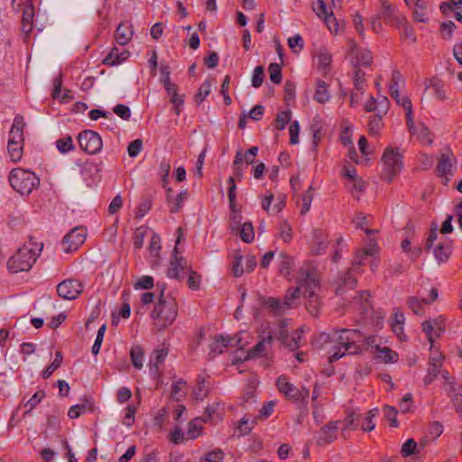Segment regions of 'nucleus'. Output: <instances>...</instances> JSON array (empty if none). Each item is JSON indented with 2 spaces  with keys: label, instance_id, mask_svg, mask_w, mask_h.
<instances>
[{
  "label": "nucleus",
  "instance_id": "1",
  "mask_svg": "<svg viewBox=\"0 0 462 462\" xmlns=\"http://www.w3.org/2000/svg\"><path fill=\"white\" fill-rule=\"evenodd\" d=\"M323 343H335L330 350L328 362L334 363L346 355H361L367 347L376 348V337H365L358 329L335 328L333 333H321Z\"/></svg>",
  "mask_w": 462,
  "mask_h": 462
},
{
  "label": "nucleus",
  "instance_id": "2",
  "mask_svg": "<svg viewBox=\"0 0 462 462\" xmlns=\"http://www.w3.org/2000/svg\"><path fill=\"white\" fill-rule=\"evenodd\" d=\"M42 247V243L38 244L30 239L8 260L7 267L9 271L13 273L29 271L36 262Z\"/></svg>",
  "mask_w": 462,
  "mask_h": 462
},
{
  "label": "nucleus",
  "instance_id": "3",
  "mask_svg": "<svg viewBox=\"0 0 462 462\" xmlns=\"http://www.w3.org/2000/svg\"><path fill=\"white\" fill-rule=\"evenodd\" d=\"M165 285L161 288V293L157 303L152 311V318L155 321L158 329L162 330L171 326L178 315V304L171 295L164 296Z\"/></svg>",
  "mask_w": 462,
  "mask_h": 462
},
{
  "label": "nucleus",
  "instance_id": "4",
  "mask_svg": "<svg viewBox=\"0 0 462 462\" xmlns=\"http://www.w3.org/2000/svg\"><path fill=\"white\" fill-rule=\"evenodd\" d=\"M302 275H306L301 284L306 285L303 292L307 298L306 308L312 316H318L319 310V298L317 291L319 290V282L317 277L316 270L310 264H306Z\"/></svg>",
  "mask_w": 462,
  "mask_h": 462
},
{
  "label": "nucleus",
  "instance_id": "5",
  "mask_svg": "<svg viewBox=\"0 0 462 462\" xmlns=\"http://www.w3.org/2000/svg\"><path fill=\"white\" fill-rule=\"evenodd\" d=\"M9 182L15 191L27 196L38 188L40 179L31 171L16 168L11 171Z\"/></svg>",
  "mask_w": 462,
  "mask_h": 462
},
{
  "label": "nucleus",
  "instance_id": "6",
  "mask_svg": "<svg viewBox=\"0 0 462 462\" xmlns=\"http://www.w3.org/2000/svg\"><path fill=\"white\" fill-rule=\"evenodd\" d=\"M402 156L398 149L388 147L384 150L382 161L383 162V176L388 182L402 169Z\"/></svg>",
  "mask_w": 462,
  "mask_h": 462
},
{
  "label": "nucleus",
  "instance_id": "7",
  "mask_svg": "<svg viewBox=\"0 0 462 462\" xmlns=\"http://www.w3.org/2000/svg\"><path fill=\"white\" fill-rule=\"evenodd\" d=\"M178 237L176 239V245L172 251V256L170 262V267L167 271V276L171 279H180V272L188 268L187 260L180 255L178 245L183 236L181 227L177 228Z\"/></svg>",
  "mask_w": 462,
  "mask_h": 462
},
{
  "label": "nucleus",
  "instance_id": "8",
  "mask_svg": "<svg viewBox=\"0 0 462 462\" xmlns=\"http://www.w3.org/2000/svg\"><path fill=\"white\" fill-rule=\"evenodd\" d=\"M347 46L351 64L356 69H359L358 67L360 66L368 67L372 64L373 55L369 50L359 48L356 42L352 39L347 41Z\"/></svg>",
  "mask_w": 462,
  "mask_h": 462
},
{
  "label": "nucleus",
  "instance_id": "9",
  "mask_svg": "<svg viewBox=\"0 0 462 462\" xmlns=\"http://www.w3.org/2000/svg\"><path fill=\"white\" fill-rule=\"evenodd\" d=\"M456 164L457 159L450 150L440 154L436 171L438 176L444 180V184H447L454 175Z\"/></svg>",
  "mask_w": 462,
  "mask_h": 462
},
{
  "label": "nucleus",
  "instance_id": "10",
  "mask_svg": "<svg viewBox=\"0 0 462 462\" xmlns=\"http://www.w3.org/2000/svg\"><path fill=\"white\" fill-rule=\"evenodd\" d=\"M79 147L89 154L97 153L102 148V139L94 131L85 130L78 136Z\"/></svg>",
  "mask_w": 462,
  "mask_h": 462
},
{
  "label": "nucleus",
  "instance_id": "11",
  "mask_svg": "<svg viewBox=\"0 0 462 462\" xmlns=\"http://www.w3.org/2000/svg\"><path fill=\"white\" fill-rule=\"evenodd\" d=\"M84 285L77 279H67L57 285L58 295L67 300L77 299L83 291Z\"/></svg>",
  "mask_w": 462,
  "mask_h": 462
},
{
  "label": "nucleus",
  "instance_id": "12",
  "mask_svg": "<svg viewBox=\"0 0 462 462\" xmlns=\"http://www.w3.org/2000/svg\"><path fill=\"white\" fill-rule=\"evenodd\" d=\"M87 233L82 227L77 226L71 229L62 240V249L65 253L77 251L85 242Z\"/></svg>",
  "mask_w": 462,
  "mask_h": 462
},
{
  "label": "nucleus",
  "instance_id": "13",
  "mask_svg": "<svg viewBox=\"0 0 462 462\" xmlns=\"http://www.w3.org/2000/svg\"><path fill=\"white\" fill-rule=\"evenodd\" d=\"M381 10L378 14V18L383 19L386 23H389L396 28L401 26L405 22V17L397 15L395 7L386 0H381Z\"/></svg>",
  "mask_w": 462,
  "mask_h": 462
},
{
  "label": "nucleus",
  "instance_id": "14",
  "mask_svg": "<svg viewBox=\"0 0 462 462\" xmlns=\"http://www.w3.org/2000/svg\"><path fill=\"white\" fill-rule=\"evenodd\" d=\"M306 267V264L303 265L299 270V276L297 280V286L293 289H289L284 296V304L286 305L287 309L294 308L297 306V300L300 299L301 291L303 292L306 290V285L301 284V282L305 280L304 278L306 275H302V273L304 272V268Z\"/></svg>",
  "mask_w": 462,
  "mask_h": 462
},
{
  "label": "nucleus",
  "instance_id": "15",
  "mask_svg": "<svg viewBox=\"0 0 462 462\" xmlns=\"http://www.w3.org/2000/svg\"><path fill=\"white\" fill-rule=\"evenodd\" d=\"M338 424V420H333L320 429L319 436L317 440L319 446L328 445L337 439Z\"/></svg>",
  "mask_w": 462,
  "mask_h": 462
},
{
  "label": "nucleus",
  "instance_id": "16",
  "mask_svg": "<svg viewBox=\"0 0 462 462\" xmlns=\"http://www.w3.org/2000/svg\"><path fill=\"white\" fill-rule=\"evenodd\" d=\"M23 126V117L20 115L15 116L9 132L8 143H24Z\"/></svg>",
  "mask_w": 462,
  "mask_h": 462
},
{
  "label": "nucleus",
  "instance_id": "17",
  "mask_svg": "<svg viewBox=\"0 0 462 462\" xmlns=\"http://www.w3.org/2000/svg\"><path fill=\"white\" fill-rule=\"evenodd\" d=\"M424 86L425 90L432 88L433 95L437 99L444 101L448 98L445 85L440 79L437 78L426 79Z\"/></svg>",
  "mask_w": 462,
  "mask_h": 462
},
{
  "label": "nucleus",
  "instance_id": "18",
  "mask_svg": "<svg viewBox=\"0 0 462 462\" xmlns=\"http://www.w3.org/2000/svg\"><path fill=\"white\" fill-rule=\"evenodd\" d=\"M446 391L450 397L454 407L457 413H462V383H448L446 385Z\"/></svg>",
  "mask_w": 462,
  "mask_h": 462
},
{
  "label": "nucleus",
  "instance_id": "19",
  "mask_svg": "<svg viewBox=\"0 0 462 462\" xmlns=\"http://www.w3.org/2000/svg\"><path fill=\"white\" fill-rule=\"evenodd\" d=\"M273 336L268 332L266 336H261V340L247 353L244 360L262 356L266 353V346L271 345Z\"/></svg>",
  "mask_w": 462,
  "mask_h": 462
},
{
  "label": "nucleus",
  "instance_id": "20",
  "mask_svg": "<svg viewBox=\"0 0 462 462\" xmlns=\"http://www.w3.org/2000/svg\"><path fill=\"white\" fill-rule=\"evenodd\" d=\"M129 56L130 52L127 50L114 47L103 60V63L108 66H116L126 60Z\"/></svg>",
  "mask_w": 462,
  "mask_h": 462
},
{
  "label": "nucleus",
  "instance_id": "21",
  "mask_svg": "<svg viewBox=\"0 0 462 462\" xmlns=\"http://www.w3.org/2000/svg\"><path fill=\"white\" fill-rule=\"evenodd\" d=\"M14 6L23 12L22 23L32 24L34 8L32 0H16Z\"/></svg>",
  "mask_w": 462,
  "mask_h": 462
},
{
  "label": "nucleus",
  "instance_id": "22",
  "mask_svg": "<svg viewBox=\"0 0 462 462\" xmlns=\"http://www.w3.org/2000/svg\"><path fill=\"white\" fill-rule=\"evenodd\" d=\"M276 385L280 393L284 394V396L291 401H294L297 387L288 381V377L286 375H281L276 380Z\"/></svg>",
  "mask_w": 462,
  "mask_h": 462
},
{
  "label": "nucleus",
  "instance_id": "23",
  "mask_svg": "<svg viewBox=\"0 0 462 462\" xmlns=\"http://www.w3.org/2000/svg\"><path fill=\"white\" fill-rule=\"evenodd\" d=\"M354 271L351 269L342 277L338 278V283L336 289V293L343 294L346 290H353L356 283V278L354 276Z\"/></svg>",
  "mask_w": 462,
  "mask_h": 462
},
{
  "label": "nucleus",
  "instance_id": "24",
  "mask_svg": "<svg viewBox=\"0 0 462 462\" xmlns=\"http://www.w3.org/2000/svg\"><path fill=\"white\" fill-rule=\"evenodd\" d=\"M452 252L450 241L439 243L434 248L433 254L439 263H445L449 258Z\"/></svg>",
  "mask_w": 462,
  "mask_h": 462
},
{
  "label": "nucleus",
  "instance_id": "25",
  "mask_svg": "<svg viewBox=\"0 0 462 462\" xmlns=\"http://www.w3.org/2000/svg\"><path fill=\"white\" fill-rule=\"evenodd\" d=\"M133 31L130 25L120 23L116 30L115 39L120 45H126L132 39Z\"/></svg>",
  "mask_w": 462,
  "mask_h": 462
},
{
  "label": "nucleus",
  "instance_id": "26",
  "mask_svg": "<svg viewBox=\"0 0 462 462\" xmlns=\"http://www.w3.org/2000/svg\"><path fill=\"white\" fill-rule=\"evenodd\" d=\"M422 330L426 334L429 342L433 346L434 338L439 337L441 334L444 332L445 328L435 327L433 322H430L429 320H425L422 323Z\"/></svg>",
  "mask_w": 462,
  "mask_h": 462
},
{
  "label": "nucleus",
  "instance_id": "27",
  "mask_svg": "<svg viewBox=\"0 0 462 462\" xmlns=\"http://www.w3.org/2000/svg\"><path fill=\"white\" fill-rule=\"evenodd\" d=\"M313 239L314 245L312 247V252L315 254H321L326 251L328 246V241L325 237L323 231L320 229L313 230Z\"/></svg>",
  "mask_w": 462,
  "mask_h": 462
},
{
  "label": "nucleus",
  "instance_id": "28",
  "mask_svg": "<svg viewBox=\"0 0 462 462\" xmlns=\"http://www.w3.org/2000/svg\"><path fill=\"white\" fill-rule=\"evenodd\" d=\"M404 84V79L401 72L397 69H393L392 72V78L389 84L390 95L392 97H397L400 92V88Z\"/></svg>",
  "mask_w": 462,
  "mask_h": 462
},
{
  "label": "nucleus",
  "instance_id": "29",
  "mask_svg": "<svg viewBox=\"0 0 462 462\" xmlns=\"http://www.w3.org/2000/svg\"><path fill=\"white\" fill-rule=\"evenodd\" d=\"M314 99L319 104H325L330 99L328 85L323 80H318Z\"/></svg>",
  "mask_w": 462,
  "mask_h": 462
},
{
  "label": "nucleus",
  "instance_id": "30",
  "mask_svg": "<svg viewBox=\"0 0 462 462\" xmlns=\"http://www.w3.org/2000/svg\"><path fill=\"white\" fill-rule=\"evenodd\" d=\"M427 3L424 0H415L414 2V10H413V18L416 22L420 23H428L429 16L426 13Z\"/></svg>",
  "mask_w": 462,
  "mask_h": 462
},
{
  "label": "nucleus",
  "instance_id": "31",
  "mask_svg": "<svg viewBox=\"0 0 462 462\" xmlns=\"http://www.w3.org/2000/svg\"><path fill=\"white\" fill-rule=\"evenodd\" d=\"M263 305L270 309L274 315H282L287 310L284 301H281L277 298L270 297L263 300Z\"/></svg>",
  "mask_w": 462,
  "mask_h": 462
},
{
  "label": "nucleus",
  "instance_id": "32",
  "mask_svg": "<svg viewBox=\"0 0 462 462\" xmlns=\"http://www.w3.org/2000/svg\"><path fill=\"white\" fill-rule=\"evenodd\" d=\"M293 267V259L286 255L283 253H281L279 255V273L282 276H289Z\"/></svg>",
  "mask_w": 462,
  "mask_h": 462
},
{
  "label": "nucleus",
  "instance_id": "33",
  "mask_svg": "<svg viewBox=\"0 0 462 462\" xmlns=\"http://www.w3.org/2000/svg\"><path fill=\"white\" fill-rule=\"evenodd\" d=\"M376 350L379 353L377 357L383 360L384 363H394L398 359L397 353L387 346L380 347L379 345H376Z\"/></svg>",
  "mask_w": 462,
  "mask_h": 462
},
{
  "label": "nucleus",
  "instance_id": "34",
  "mask_svg": "<svg viewBox=\"0 0 462 462\" xmlns=\"http://www.w3.org/2000/svg\"><path fill=\"white\" fill-rule=\"evenodd\" d=\"M130 357L133 365L136 369H141L143 367V350L140 346H134L130 350Z\"/></svg>",
  "mask_w": 462,
  "mask_h": 462
},
{
  "label": "nucleus",
  "instance_id": "35",
  "mask_svg": "<svg viewBox=\"0 0 462 462\" xmlns=\"http://www.w3.org/2000/svg\"><path fill=\"white\" fill-rule=\"evenodd\" d=\"M383 115L376 113L369 117L368 130L370 134L376 135L379 133L383 127Z\"/></svg>",
  "mask_w": 462,
  "mask_h": 462
},
{
  "label": "nucleus",
  "instance_id": "36",
  "mask_svg": "<svg viewBox=\"0 0 462 462\" xmlns=\"http://www.w3.org/2000/svg\"><path fill=\"white\" fill-rule=\"evenodd\" d=\"M7 151L11 161L17 162L23 154V143H7Z\"/></svg>",
  "mask_w": 462,
  "mask_h": 462
},
{
  "label": "nucleus",
  "instance_id": "37",
  "mask_svg": "<svg viewBox=\"0 0 462 462\" xmlns=\"http://www.w3.org/2000/svg\"><path fill=\"white\" fill-rule=\"evenodd\" d=\"M379 410L377 408L372 409L367 411L365 415L362 430L364 431H371L374 429L375 423L374 422V419L378 415Z\"/></svg>",
  "mask_w": 462,
  "mask_h": 462
},
{
  "label": "nucleus",
  "instance_id": "38",
  "mask_svg": "<svg viewBox=\"0 0 462 462\" xmlns=\"http://www.w3.org/2000/svg\"><path fill=\"white\" fill-rule=\"evenodd\" d=\"M167 355L168 350L165 348L154 350L150 359L151 369L154 367L158 371L159 365L164 362Z\"/></svg>",
  "mask_w": 462,
  "mask_h": 462
},
{
  "label": "nucleus",
  "instance_id": "39",
  "mask_svg": "<svg viewBox=\"0 0 462 462\" xmlns=\"http://www.w3.org/2000/svg\"><path fill=\"white\" fill-rule=\"evenodd\" d=\"M279 234L278 236L282 239L284 243H290L292 239V229L287 220H282L279 223Z\"/></svg>",
  "mask_w": 462,
  "mask_h": 462
},
{
  "label": "nucleus",
  "instance_id": "40",
  "mask_svg": "<svg viewBox=\"0 0 462 462\" xmlns=\"http://www.w3.org/2000/svg\"><path fill=\"white\" fill-rule=\"evenodd\" d=\"M302 329H297L291 337H289V339L285 342L284 346L291 349L295 350L299 348L301 346V338H302Z\"/></svg>",
  "mask_w": 462,
  "mask_h": 462
},
{
  "label": "nucleus",
  "instance_id": "41",
  "mask_svg": "<svg viewBox=\"0 0 462 462\" xmlns=\"http://www.w3.org/2000/svg\"><path fill=\"white\" fill-rule=\"evenodd\" d=\"M62 360H63V357H62L61 352H60V351L56 352L54 360L42 372V377L44 379L49 378L53 374V372L56 371L61 365Z\"/></svg>",
  "mask_w": 462,
  "mask_h": 462
},
{
  "label": "nucleus",
  "instance_id": "42",
  "mask_svg": "<svg viewBox=\"0 0 462 462\" xmlns=\"http://www.w3.org/2000/svg\"><path fill=\"white\" fill-rule=\"evenodd\" d=\"M240 236L245 243L249 244L253 242L254 238V230L251 223L245 222L242 225L240 230Z\"/></svg>",
  "mask_w": 462,
  "mask_h": 462
},
{
  "label": "nucleus",
  "instance_id": "43",
  "mask_svg": "<svg viewBox=\"0 0 462 462\" xmlns=\"http://www.w3.org/2000/svg\"><path fill=\"white\" fill-rule=\"evenodd\" d=\"M211 91V84L209 80H205L200 88H199L198 93L195 95L194 100L197 105H200L205 98L209 95Z\"/></svg>",
  "mask_w": 462,
  "mask_h": 462
},
{
  "label": "nucleus",
  "instance_id": "44",
  "mask_svg": "<svg viewBox=\"0 0 462 462\" xmlns=\"http://www.w3.org/2000/svg\"><path fill=\"white\" fill-rule=\"evenodd\" d=\"M365 73L361 70L360 69H356L354 72V87L355 89L362 95L365 91Z\"/></svg>",
  "mask_w": 462,
  "mask_h": 462
},
{
  "label": "nucleus",
  "instance_id": "45",
  "mask_svg": "<svg viewBox=\"0 0 462 462\" xmlns=\"http://www.w3.org/2000/svg\"><path fill=\"white\" fill-rule=\"evenodd\" d=\"M56 147L61 153H66L75 149L72 138L69 135L58 139L56 141Z\"/></svg>",
  "mask_w": 462,
  "mask_h": 462
},
{
  "label": "nucleus",
  "instance_id": "46",
  "mask_svg": "<svg viewBox=\"0 0 462 462\" xmlns=\"http://www.w3.org/2000/svg\"><path fill=\"white\" fill-rule=\"evenodd\" d=\"M206 380L202 377H199L198 383L193 390V394L196 400H203L207 397L208 390L206 387Z\"/></svg>",
  "mask_w": 462,
  "mask_h": 462
},
{
  "label": "nucleus",
  "instance_id": "47",
  "mask_svg": "<svg viewBox=\"0 0 462 462\" xmlns=\"http://www.w3.org/2000/svg\"><path fill=\"white\" fill-rule=\"evenodd\" d=\"M414 135H417L418 139L424 143L430 144L432 143L430 129L424 124H419L417 133Z\"/></svg>",
  "mask_w": 462,
  "mask_h": 462
},
{
  "label": "nucleus",
  "instance_id": "48",
  "mask_svg": "<svg viewBox=\"0 0 462 462\" xmlns=\"http://www.w3.org/2000/svg\"><path fill=\"white\" fill-rule=\"evenodd\" d=\"M203 419L196 418L189 423L187 434L189 439H196L202 430L201 421Z\"/></svg>",
  "mask_w": 462,
  "mask_h": 462
},
{
  "label": "nucleus",
  "instance_id": "49",
  "mask_svg": "<svg viewBox=\"0 0 462 462\" xmlns=\"http://www.w3.org/2000/svg\"><path fill=\"white\" fill-rule=\"evenodd\" d=\"M318 67L326 69L331 62V55L326 49H320L317 54Z\"/></svg>",
  "mask_w": 462,
  "mask_h": 462
},
{
  "label": "nucleus",
  "instance_id": "50",
  "mask_svg": "<svg viewBox=\"0 0 462 462\" xmlns=\"http://www.w3.org/2000/svg\"><path fill=\"white\" fill-rule=\"evenodd\" d=\"M313 199L312 186H310L308 190L301 196V208L300 214L305 215L310 208Z\"/></svg>",
  "mask_w": 462,
  "mask_h": 462
},
{
  "label": "nucleus",
  "instance_id": "51",
  "mask_svg": "<svg viewBox=\"0 0 462 462\" xmlns=\"http://www.w3.org/2000/svg\"><path fill=\"white\" fill-rule=\"evenodd\" d=\"M231 270L232 273L236 277H240L245 272L242 267V255L238 252L234 254V258L231 263Z\"/></svg>",
  "mask_w": 462,
  "mask_h": 462
},
{
  "label": "nucleus",
  "instance_id": "52",
  "mask_svg": "<svg viewBox=\"0 0 462 462\" xmlns=\"http://www.w3.org/2000/svg\"><path fill=\"white\" fill-rule=\"evenodd\" d=\"M397 413L398 411L393 406L386 405L383 407L384 417L390 422L392 427H398L399 425L396 418Z\"/></svg>",
  "mask_w": 462,
  "mask_h": 462
},
{
  "label": "nucleus",
  "instance_id": "53",
  "mask_svg": "<svg viewBox=\"0 0 462 462\" xmlns=\"http://www.w3.org/2000/svg\"><path fill=\"white\" fill-rule=\"evenodd\" d=\"M106 330V325L103 324L97 331V337L95 339V342H94V344L92 346V349H91L92 354L94 356H97L100 351V347H101V345L103 342V338H104Z\"/></svg>",
  "mask_w": 462,
  "mask_h": 462
},
{
  "label": "nucleus",
  "instance_id": "54",
  "mask_svg": "<svg viewBox=\"0 0 462 462\" xmlns=\"http://www.w3.org/2000/svg\"><path fill=\"white\" fill-rule=\"evenodd\" d=\"M291 112L282 111V113L277 115L275 119V127L279 130H283L286 125L291 121Z\"/></svg>",
  "mask_w": 462,
  "mask_h": 462
},
{
  "label": "nucleus",
  "instance_id": "55",
  "mask_svg": "<svg viewBox=\"0 0 462 462\" xmlns=\"http://www.w3.org/2000/svg\"><path fill=\"white\" fill-rule=\"evenodd\" d=\"M268 70L270 72V79L274 84H280L282 81L281 67L277 63H271Z\"/></svg>",
  "mask_w": 462,
  "mask_h": 462
},
{
  "label": "nucleus",
  "instance_id": "56",
  "mask_svg": "<svg viewBox=\"0 0 462 462\" xmlns=\"http://www.w3.org/2000/svg\"><path fill=\"white\" fill-rule=\"evenodd\" d=\"M444 361V356L438 350H434L433 346H430V356L429 365L435 367H442Z\"/></svg>",
  "mask_w": 462,
  "mask_h": 462
},
{
  "label": "nucleus",
  "instance_id": "57",
  "mask_svg": "<svg viewBox=\"0 0 462 462\" xmlns=\"http://www.w3.org/2000/svg\"><path fill=\"white\" fill-rule=\"evenodd\" d=\"M369 294L367 291H363L359 293L358 297L355 299L356 302H358L360 304V309L362 312L366 313L369 311V310L372 308L369 300H368Z\"/></svg>",
  "mask_w": 462,
  "mask_h": 462
},
{
  "label": "nucleus",
  "instance_id": "58",
  "mask_svg": "<svg viewBox=\"0 0 462 462\" xmlns=\"http://www.w3.org/2000/svg\"><path fill=\"white\" fill-rule=\"evenodd\" d=\"M457 28V25L452 21H447L441 23L440 32L442 36L446 40H450L452 38V34L454 30Z\"/></svg>",
  "mask_w": 462,
  "mask_h": 462
},
{
  "label": "nucleus",
  "instance_id": "59",
  "mask_svg": "<svg viewBox=\"0 0 462 462\" xmlns=\"http://www.w3.org/2000/svg\"><path fill=\"white\" fill-rule=\"evenodd\" d=\"M143 150V141L141 139H135L128 144L127 152L130 157H136Z\"/></svg>",
  "mask_w": 462,
  "mask_h": 462
},
{
  "label": "nucleus",
  "instance_id": "60",
  "mask_svg": "<svg viewBox=\"0 0 462 462\" xmlns=\"http://www.w3.org/2000/svg\"><path fill=\"white\" fill-rule=\"evenodd\" d=\"M264 77V69L262 66H257L254 69L253 77H252V86L254 88H259L263 81Z\"/></svg>",
  "mask_w": 462,
  "mask_h": 462
},
{
  "label": "nucleus",
  "instance_id": "61",
  "mask_svg": "<svg viewBox=\"0 0 462 462\" xmlns=\"http://www.w3.org/2000/svg\"><path fill=\"white\" fill-rule=\"evenodd\" d=\"M153 287V278L149 275L142 276L134 284L136 290H149Z\"/></svg>",
  "mask_w": 462,
  "mask_h": 462
},
{
  "label": "nucleus",
  "instance_id": "62",
  "mask_svg": "<svg viewBox=\"0 0 462 462\" xmlns=\"http://www.w3.org/2000/svg\"><path fill=\"white\" fill-rule=\"evenodd\" d=\"M151 208H152V200L151 199H147L143 200L137 207V209L135 212V217L143 218L150 211Z\"/></svg>",
  "mask_w": 462,
  "mask_h": 462
},
{
  "label": "nucleus",
  "instance_id": "63",
  "mask_svg": "<svg viewBox=\"0 0 462 462\" xmlns=\"http://www.w3.org/2000/svg\"><path fill=\"white\" fill-rule=\"evenodd\" d=\"M422 303L424 302L416 297H411L407 300L409 308L417 315H421L423 313Z\"/></svg>",
  "mask_w": 462,
  "mask_h": 462
},
{
  "label": "nucleus",
  "instance_id": "64",
  "mask_svg": "<svg viewBox=\"0 0 462 462\" xmlns=\"http://www.w3.org/2000/svg\"><path fill=\"white\" fill-rule=\"evenodd\" d=\"M87 411H88V404H86V403L76 404L69 408V410L68 411V416L70 419H77L82 413L86 412Z\"/></svg>",
  "mask_w": 462,
  "mask_h": 462
}]
</instances>
